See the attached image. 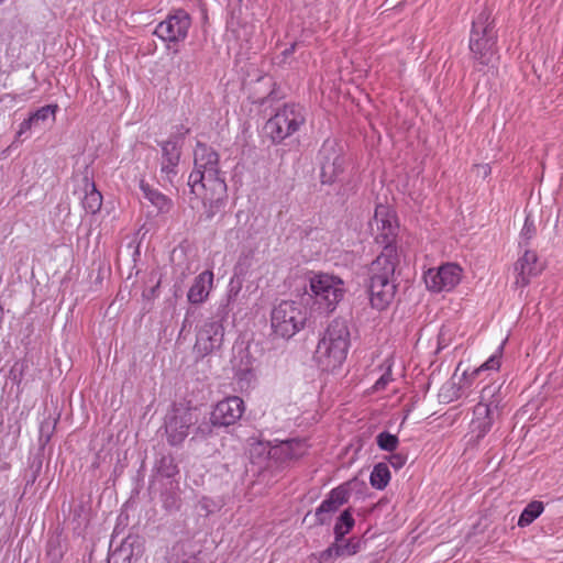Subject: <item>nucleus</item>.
Wrapping results in <instances>:
<instances>
[{"mask_svg": "<svg viewBox=\"0 0 563 563\" xmlns=\"http://www.w3.org/2000/svg\"><path fill=\"white\" fill-rule=\"evenodd\" d=\"M399 264V255L388 247L371 263L368 268L369 301L374 309L385 310L394 300L397 286L395 271Z\"/></svg>", "mask_w": 563, "mask_h": 563, "instance_id": "f257e3e1", "label": "nucleus"}, {"mask_svg": "<svg viewBox=\"0 0 563 563\" xmlns=\"http://www.w3.org/2000/svg\"><path fill=\"white\" fill-rule=\"evenodd\" d=\"M497 40L498 33L493 10L484 7L472 21L468 40L471 58L477 71H484L493 63L498 53Z\"/></svg>", "mask_w": 563, "mask_h": 563, "instance_id": "f03ea898", "label": "nucleus"}, {"mask_svg": "<svg viewBox=\"0 0 563 563\" xmlns=\"http://www.w3.org/2000/svg\"><path fill=\"white\" fill-rule=\"evenodd\" d=\"M351 345V333L347 321L343 318L333 319L320 338L314 358L322 371L333 372L340 368L347 356Z\"/></svg>", "mask_w": 563, "mask_h": 563, "instance_id": "7ed1b4c3", "label": "nucleus"}, {"mask_svg": "<svg viewBox=\"0 0 563 563\" xmlns=\"http://www.w3.org/2000/svg\"><path fill=\"white\" fill-rule=\"evenodd\" d=\"M218 152L206 143L197 142L194 151V170L188 178L190 191L199 195L198 187H205L216 181H225L219 168Z\"/></svg>", "mask_w": 563, "mask_h": 563, "instance_id": "20e7f679", "label": "nucleus"}, {"mask_svg": "<svg viewBox=\"0 0 563 563\" xmlns=\"http://www.w3.org/2000/svg\"><path fill=\"white\" fill-rule=\"evenodd\" d=\"M306 122L303 108L298 103H285L265 123V131L274 144H280L295 134Z\"/></svg>", "mask_w": 563, "mask_h": 563, "instance_id": "39448f33", "label": "nucleus"}, {"mask_svg": "<svg viewBox=\"0 0 563 563\" xmlns=\"http://www.w3.org/2000/svg\"><path fill=\"white\" fill-rule=\"evenodd\" d=\"M306 320L305 309L292 300H283L273 308L271 313L273 332L283 339L294 336L303 328Z\"/></svg>", "mask_w": 563, "mask_h": 563, "instance_id": "423d86ee", "label": "nucleus"}, {"mask_svg": "<svg viewBox=\"0 0 563 563\" xmlns=\"http://www.w3.org/2000/svg\"><path fill=\"white\" fill-rule=\"evenodd\" d=\"M227 313V306L219 308L216 318L205 321L197 331L194 351L198 357L203 358L222 347L224 341L223 320Z\"/></svg>", "mask_w": 563, "mask_h": 563, "instance_id": "0eeeda50", "label": "nucleus"}, {"mask_svg": "<svg viewBox=\"0 0 563 563\" xmlns=\"http://www.w3.org/2000/svg\"><path fill=\"white\" fill-rule=\"evenodd\" d=\"M310 290L319 309L331 312L344 296L341 278L327 273L313 274L310 278Z\"/></svg>", "mask_w": 563, "mask_h": 563, "instance_id": "6e6552de", "label": "nucleus"}, {"mask_svg": "<svg viewBox=\"0 0 563 563\" xmlns=\"http://www.w3.org/2000/svg\"><path fill=\"white\" fill-rule=\"evenodd\" d=\"M197 422L190 408L174 407L165 421L167 442L172 446L180 445L189 434V429Z\"/></svg>", "mask_w": 563, "mask_h": 563, "instance_id": "1a4fd4ad", "label": "nucleus"}, {"mask_svg": "<svg viewBox=\"0 0 563 563\" xmlns=\"http://www.w3.org/2000/svg\"><path fill=\"white\" fill-rule=\"evenodd\" d=\"M118 537V527L114 528L110 547L108 563H131L132 559L140 558L144 552V540L137 534H128L118 544L115 542Z\"/></svg>", "mask_w": 563, "mask_h": 563, "instance_id": "9d476101", "label": "nucleus"}, {"mask_svg": "<svg viewBox=\"0 0 563 563\" xmlns=\"http://www.w3.org/2000/svg\"><path fill=\"white\" fill-rule=\"evenodd\" d=\"M191 25V19L185 10H177L155 27L154 35L166 43L184 41Z\"/></svg>", "mask_w": 563, "mask_h": 563, "instance_id": "9b49d317", "label": "nucleus"}, {"mask_svg": "<svg viewBox=\"0 0 563 563\" xmlns=\"http://www.w3.org/2000/svg\"><path fill=\"white\" fill-rule=\"evenodd\" d=\"M203 202L202 217L206 221L212 220L217 214L224 216V208L228 202V187L225 181H216L205 187H198Z\"/></svg>", "mask_w": 563, "mask_h": 563, "instance_id": "f8f14e48", "label": "nucleus"}, {"mask_svg": "<svg viewBox=\"0 0 563 563\" xmlns=\"http://www.w3.org/2000/svg\"><path fill=\"white\" fill-rule=\"evenodd\" d=\"M462 269L459 265L448 263L438 269L430 268L424 274V283L429 290L433 292L450 291L461 280Z\"/></svg>", "mask_w": 563, "mask_h": 563, "instance_id": "ddd939ff", "label": "nucleus"}, {"mask_svg": "<svg viewBox=\"0 0 563 563\" xmlns=\"http://www.w3.org/2000/svg\"><path fill=\"white\" fill-rule=\"evenodd\" d=\"M374 222L378 230L375 241L377 244L383 246L382 252H385L390 247L396 254H398L396 246L398 224L396 223L394 216L388 212V209L385 206L379 205L376 207Z\"/></svg>", "mask_w": 563, "mask_h": 563, "instance_id": "4468645a", "label": "nucleus"}, {"mask_svg": "<svg viewBox=\"0 0 563 563\" xmlns=\"http://www.w3.org/2000/svg\"><path fill=\"white\" fill-rule=\"evenodd\" d=\"M245 411V404L239 396H230L219 401L211 411L214 426L229 427L236 423Z\"/></svg>", "mask_w": 563, "mask_h": 563, "instance_id": "2eb2a0df", "label": "nucleus"}, {"mask_svg": "<svg viewBox=\"0 0 563 563\" xmlns=\"http://www.w3.org/2000/svg\"><path fill=\"white\" fill-rule=\"evenodd\" d=\"M321 183L323 185H332L336 181H341L346 166L345 157L334 147H328L325 145L321 150Z\"/></svg>", "mask_w": 563, "mask_h": 563, "instance_id": "dca6fc26", "label": "nucleus"}, {"mask_svg": "<svg viewBox=\"0 0 563 563\" xmlns=\"http://www.w3.org/2000/svg\"><path fill=\"white\" fill-rule=\"evenodd\" d=\"M351 496L350 483H344L330 490L325 499L316 509V521L323 526L329 522L331 515L349 501Z\"/></svg>", "mask_w": 563, "mask_h": 563, "instance_id": "f3484780", "label": "nucleus"}, {"mask_svg": "<svg viewBox=\"0 0 563 563\" xmlns=\"http://www.w3.org/2000/svg\"><path fill=\"white\" fill-rule=\"evenodd\" d=\"M543 271L542 264L534 251L525 249L523 254L515 263L517 288H525L530 284L531 278L537 277Z\"/></svg>", "mask_w": 563, "mask_h": 563, "instance_id": "a211bd4d", "label": "nucleus"}, {"mask_svg": "<svg viewBox=\"0 0 563 563\" xmlns=\"http://www.w3.org/2000/svg\"><path fill=\"white\" fill-rule=\"evenodd\" d=\"M179 475V466L175 456L170 452H159L155 456V461L150 476V487L155 483L163 484L172 481H178L176 477Z\"/></svg>", "mask_w": 563, "mask_h": 563, "instance_id": "6ab92c4d", "label": "nucleus"}, {"mask_svg": "<svg viewBox=\"0 0 563 563\" xmlns=\"http://www.w3.org/2000/svg\"><path fill=\"white\" fill-rule=\"evenodd\" d=\"M362 544V539L357 537L343 538V541L334 540L332 544L318 554V561L319 563H327L336 558L354 555L361 550Z\"/></svg>", "mask_w": 563, "mask_h": 563, "instance_id": "aec40b11", "label": "nucleus"}, {"mask_svg": "<svg viewBox=\"0 0 563 563\" xmlns=\"http://www.w3.org/2000/svg\"><path fill=\"white\" fill-rule=\"evenodd\" d=\"M81 189L85 194L81 199V206L86 213L92 216L97 214L102 207L103 198L101 192L97 189L92 176L89 175L88 168H86L81 179Z\"/></svg>", "mask_w": 563, "mask_h": 563, "instance_id": "412c9836", "label": "nucleus"}, {"mask_svg": "<svg viewBox=\"0 0 563 563\" xmlns=\"http://www.w3.org/2000/svg\"><path fill=\"white\" fill-rule=\"evenodd\" d=\"M162 147V163L161 172L165 177L172 181L178 173V165L180 161V147L176 142L167 140L161 143Z\"/></svg>", "mask_w": 563, "mask_h": 563, "instance_id": "4be33fe9", "label": "nucleus"}, {"mask_svg": "<svg viewBox=\"0 0 563 563\" xmlns=\"http://www.w3.org/2000/svg\"><path fill=\"white\" fill-rule=\"evenodd\" d=\"M213 285V273L209 269L200 273L188 290L187 298L190 303H202L209 296Z\"/></svg>", "mask_w": 563, "mask_h": 563, "instance_id": "5701e85b", "label": "nucleus"}, {"mask_svg": "<svg viewBox=\"0 0 563 563\" xmlns=\"http://www.w3.org/2000/svg\"><path fill=\"white\" fill-rule=\"evenodd\" d=\"M473 413L474 418L471 422V430L475 434L476 440L479 441L492 430L496 410L476 405Z\"/></svg>", "mask_w": 563, "mask_h": 563, "instance_id": "b1692460", "label": "nucleus"}, {"mask_svg": "<svg viewBox=\"0 0 563 563\" xmlns=\"http://www.w3.org/2000/svg\"><path fill=\"white\" fill-rule=\"evenodd\" d=\"M307 442L301 439H289L273 448V457L280 461L297 460L307 451Z\"/></svg>", "mask_w": 563, "mask_h": 563, "instance_id": "393cba45", "label": "nucleus"}, {"mask_svg": "<svg viewBox=\"0 0 563 563\" xmlns=\"http://www.w3.org/2000/svg\"><path fill=\"white\" fill-rule=\"evenodd\" d=\"M139 186L143 192V197L157 209L158 213H168L172 210L174 203L169 197L161 192L158 189L152 187L144 179L140 180Z\"/></svg>", "mask_w": 563, "mask_h": 563, "instance_id": "a878e982", "label": "nucleus"}, {"mask_svg": "<svg viewBox=\"0 0 563 563\" xmlns=\"http://www.w3.org/2000/svg\"><path fill=\"white\" fill-rule=\"evenodd\" d=\"M163 508L167 511H178L181 507L179 481H172L161 492Z\"/></svg>", "mask_w": 563, "mask_h": 563, "instance_id": "bb28decb", "label": "nucleus"}, {"mask_svg": "<svg viewBox=\"0 0 563 563\" xmlns=\"http://www.w3.org/2000/svg\"><path fill=\"white\" fill-rule=\"evenodd\" d=\"M501 401V386L496 384H489L482 389L477 406L487 407L498 412Z\"/></svg>", "mask_w": 563, "mask_h": 563, "instance_id": "cd10ccee", "label": "nucleus"}, {"mask_svg": "<svg viewBox=\"0 0 563 563\" xmlns=\"http://www.w3.org/2000/svg\"><path fill=\"white\" fill-rule=\"evenodd\" d=\"M355 520L352 515V509L347 508L338 517L333 533L335 541H343V538L353 529Z\"/></svg>", "mask_w": 563, "mask_h": 563, "instance_id": "c85d7f7f", "label": "nucleus"}, {"mask_svg": "<svg viewBox=\"0 0 563 563\" xmlns=\"http://www.w3.org/2000/svg\"><path fill=\"white\" fill-rule=\"evenodd\" d=\"M544 510V504L540 500L530 501L520 514L518 527L525 528L530 526Z\"/></svg>", "mask_w": 563, "mask_h": 563, "instance_id": "c756f323", "label": "nucleus"}, {"mask_svg": "<svg viewBox=\"0 0 563 563\" xmlns=\"http://www.w3.org/2000/svg\"><path fill=\"white\" fill-rule=\"evenodd\" d=\"M390 481V471L386 463H377L374 465L373 471L369 475V483L372 487L382 490Z\"/></svg>", "mask_w": 563, "mask_h": 563, "instance_id": "7c9ffc66", "label": "nucleus"}, {"mask_svg": "<svg viewBox=\"0 0 563 563\" xmlns=\"http://www.w3.org/2000/svg\"><path fill=\"white\" fill-rule=\"evenodd\" d=\"M147 283L150 285H147L143 289L142 297H143V299L151 301V300H154L155 298H157L159 295L162 275L157 271H152L148 274Z\"/></svg>", "mask_w": 563, "mask_h": 563, "instance_id": "2f4dec72", "label": "nucleus"}, {"mask_svg": "<svg viewBox=\"0 0 563 563\" xmlns=\"http://www.w3.org/2000/svg\"><path fill=\"white\" fill-rule=\"evenodd\" d=\"M505 342L499 345L497 351L479 367L475 368L471 374V378L477 377L483 371H498L500 367V360L504 351Z\"/></svg>", "mask_w": 563, "mask_h": 563, "instance_id": "473e14b6", "label": "nucleus"}, {"mask_svg": "<svg viewBox=\"0 0 563 563\" xmlns=\"http://www.w3.org/2000/svg\"><path fill=\"white\" fill-rule=\"evenodd\" d=\"M234 377L236 378L238 383L241 387H249L250 384L255 379V372L252 367L250 361L246 362V364L243 366L234 365Z\"/></svg>", "mask_w": 563, "mask_h": 563, "instance_id": "72a5a7b5", "label": "nucleus"}, {"mask_svg": "<svg viewBox=\"0 0 563 563\" xmlns=\"http://www.w3.org/2000/svg\"><path fill=\"white\" fill-rule=\"evenodd\" d=\"M58 420H59V415H57V417H54V418L48 417L41 422L38 441L43 446L46 445L51 441V439L55 432Z\"/></svg>", "mask_w": 563, "mask_h": 563, "instance_id": "f704fd0d", "label": "nucleus"}, {"mask_svg": "<svg viewBox=\"0 0 563 563\" xmlns=\"http://www.w3.org/2000/svg\"><path fill=\"white\" fill-rule=\"evenodd\" d=\"M537 234V227L534 224V220L531 214H527L525 219L523 227L520 232V241L519 246L528 249L530 245L531 239H533Z\"/></svg>", "mask_w": 563, "mask_h": 563, "instance_id": "c9c22d12", "label": "nucleus"}, {"mask_svg": "<svg viewBox=\"0 0 563 563\" xmlns=\"http://www.w3.org/2000/svg\"><path fill=\"white\" fill-rule=\"evenodd\" d=\"M58 109L57 104H47L38 108L34 112L30 113L27 117L29 120L34 124V126L38 125L40 122H45L49 117L55 119V113Z\"/></svg>", "mask_w": 563, "mask_h": 563, "instance_id": "e433bc0d", "label": "nucleus"}, {"mask_svg": "<svg viewBox=\"0 0 563 563\" xmlns=\"http://www.w3.org/2000/svg\"><path fill=\"white\" fill-rule=\"evenodd\" d=\"M376 443L380 450L394 452L399 444V440L396 434H391L388 431H382L376 437Z\"/></svg>", "mask_w": 563, "mask_h": 563, "instance_id": "4c0bfd02", "label": "nucleus"}, {"mask_svg": "<svg viewBox=\"0 0 563 563\" xmlns=\"http://www.w3.org/2000/svg\"><path fill=\"white\" fill-rule=\"evenodd\" d=\"M252 265V258L250 255H241L239 261L234 265L233 268V277L242 278L245 280V277L249 273V269Z\"/></svg>", "mask_w": 563, "mask_h": 563, "instance_id": "58836bf2", "label": "nucleus"}, {"mask_svg": "<svg viewBox=\"0 0 563 563\" xmlns=\"http://www.w3.org/2000/svg\"><path fill=\"white\" fill-rule=\"evenodd\" d=\"M250 454L252 462H254L255 459H262L265 461L271 456L273 457V448L263 442H257L256 444L252 445Z\"/></svg>", "mask_w": 563, "mask_h": 563, "instance_id": "ea45409f", "label": "nucleus"}, {"mask_svg": "<svg viewBox=\"0 0 563 563\" xmlns=\"http://www.w3.org/2000/svg\"><path fill=\"white\" fill-rule=\"evenodd\" d=\"M358 178L356 176H350L347 180L339 188L336 195L349 198L355 195L358 189Z\"/></svg>", "mask_w": 563, "mask_h": 563, "instance_id": "a19ab883", "label": "nucleus"}, {"mask_svg": "<svg viewBox=\"0 0 563 563\" xmlns=\"http://www.w3.org/2000/svg\"><path fill=\"white\" fill-rule=\"evenodd\" d=\"M243 283H244V280L242 278H236L233 276L231 277L230 283H229V290H228V295H227L228 303L230 301L235 300L238 294L242 289Z\"/></svg>", "mask_w": 563, "mask_h": 563, "instance_id": "79ce46f5", "label": "nucleus"}, {"mask_svg": "<svg viewBox=\"0 0 563 563\" xmlns=\"http://www.w3.org/2000/svg\"><path fill=\"white\" fill-rule=\"evenodd\" d=\"M213 427H216L212 421H203L201 422L197 428H196V431H195V438H200V439H206L208 438L209 435L212 434V431H213Z\"/></svg>", "mask_w": 563, "mask_h": 563, "instance_id": "37998d69", "label": "nucleus"}, {"mask_svg": "<svg viewBox=\"0 0 563 563\" xmlns=\"http://www.w3.org/2000/svg\"><path fill=\"white\" fill-rule=\"evenodd\" d=\"M407 460H408V455L406 453H402V452L393 453L388 457V462L390 463L393 468L396 470V471H398L401 467H404V465L406 464Z\"/></svg>", "mask_w": 563, "mask_h": 563, "instance_id": "c03bdc74", "label": "nucleus"}, {"mask_svg": "<svg viewBox=\"0 0 563 563\" xmlns=\"http://www.w3.org/2000/svg\"><path fill=\"white\" fill-rule=\"evenodd\" d=\"M26 367V365L22 362H16L11 371H10V375H11V379L13 383H15L16 385H20L22 383V379H23V372H24V368Z\"/></svg>", "mask_w": 563, "mask_h": 563, "instance_id": "a18cd8bd", "label": "nucleus"}, {"mask_svg": "<svg viewBox=\"0 0 563 563\" xmlns=\"http://www.w3.org/2000/svg\"><path fill=\"white\" fill-rule=\"evenodd\" d=\"M391 380V375L389 372L383 374L374 384L373 389L375 391H379L386 388V386Z\"/></svg>", "mask_w": 563, "mask_h": 563, "instance_id": "49530a36", "label": "nucleus"}, {"mask_svg": "<svg viewBox=\"0 0 563 563\" xmlns=\"http://www.w3.org/2000/svg\"><path fill=\"white\" fill-rule=\"evenodd\" d=\"M33 126L34 124L31 122V120H29L27 118L24 119L19 126V130L15 135V141L20 140L21 136L27 133Z\"/></svg>", "mask_w": 563, "mask_h": 563, "instance_id": "de8ad7c7", "label": "nucleus"}, {"mask_svg": "<svg viewBox=\"0 0 563 563\" xmlns=\"http://www.w3.org/2000/svg\"><path fill=\"white\" fill-rule=\"evenodd\" d=\"M474 168L477 172V175H481L483 178H486L492 173V167L488 164H476Z\"/></svg>", "mask_w": 563, "mask_h": 563, "instance_id": "09e8293b", "label": "nucleus"}, {"mask_svg": "<svg viewBox=\"0 0 563 563\" xmlns=\"http://www.w3.org/2000/svg\"><path fill=\"white\" fill-rule=\"evenodd\" d=\"M276 86L277 84L276 82H273V89L269 91V93L264 97V98H260L258 100L255 101V103H258L260 106H263L265 104L268 100H277L278 97L275 96V90H276Z\"/></svg>", "mask_w": 563, "mask_h": 563, "instance_id": "8fccbe9b", "label": "nucleus"}, {"mask_svg": "<svg viewBox=\"0 0 563 563\" xmlns=\"http://www.w3.org/2000/svg\"><path fill=\"white\" fill-rule=\"evenodd\" d=\"M56 210L58 213H65L66 216H68L70 213L69 203L60 202L56 206Z\"/></svg>", "mask_w": 563, "mask_h": 563, "instance_id": "3c124183", "label": "nucleus"}, {"mask_svg": "<svg viewBox=\"0 0 563 563\" xmlns=\"http://www.w3.org/2000/svg\"><path fill=\"white\" fill-rule=\"evenodd\" d=\"M9 99L10 101H15L16 100V95H13V93H5L3 95L1 98H0V102L4 101Z\"/></svg>", "mask_w": 563, "mask_h": 563, "instance_id": "603ef678", "label": "nucleus"}, {"mask_svg": "<svg viewBox=\"0 0 563 563\" xmlns=\"http://www.w3.org/2000/svg\"><path fill=\"white\" fill-rule=\"evenodd\" d=\"M295 48H296V43L291 44L290 47L286 48L284 51V56H289L290 54H292L295 52Z\"/></svg>", "mask_w": 563, "mask_h": 563, "instance_id": "864d4df0", "label": "nucleus"}, {"mask_svg": "<svg viewBox=\"0 0 563 563\" xmlns=\"http://www.w3.org/2000/svg\"><path fill=\"white\" fill-rule=\"evenodd\" d=\"M169 563H189L188 561H175V562H169Z\"/></svg>", "mask_w": 563, "mask_h": 563, "instance_id": "5fc2aeb1", "label": "nucleus"}, {"mask_svg": "<svg viewBox=\"0 0 563 563\" xmlns=\"http://www.w3.org/2000/svg\"><path fill=\"white\" fill-rule=\"evenodd\" d=\"M5 0H0V4H2Z\"/></svg>", "mask_w": 563, "mask_h": 563, "instance_id": "6e6d98bb", "label": "nucleus"}]
</instances>
